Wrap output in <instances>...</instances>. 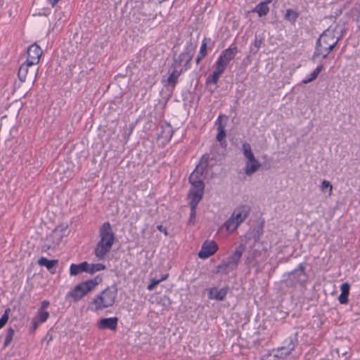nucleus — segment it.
<instances>
[{
	"mask_svg": "<svg viewBox=\"0 0 360 360\" xmlns=\"http://www.w3.org/2000/svg\"><path fill=\"white\" fill-rule=\"evenodd\" d=\"M100 240L97 243L94 254L98 260L104 259L105 255L110 252L115 240L110 222H104L99 229Z\"/></svg>",
	"mask_w": 360,
	"mask_h": 360,
	"instance_id": "1",
	"label": "nucleus"
},
{
	"mask_svg": "<svg viewBox=\"0 0 360 360\" xmlns=\"http://www.w3.org/2000/svg\"><path fill=\"white\" fill-rule=\"evenodd\" d=\"M117 296V288L113 284L97 294L89 302V309L96 312L111 307L114 305Z\"/></svg>",
	"mask_w": 360,
	"mask_h": 360,
	"instance_id": "2",
	"label": "nucleus"
},
{
	"mask_svg": "<svg viewBox=\"0 0 360 360\" xmlns=\"http://www.w3.org/2000/svg\"><path fill=\"white\" fill-rule=\"evenodd\" d=\"M102 281L103 278L100 275H97L94 278L82 281L68 292L67 297H71L73 302H77L89 292L93 291Z\"/></svg>",
	"mask_w": 360,
	"mask_h": 360,
	"instance_id": "3",
	"label": "nucleus"
},
{
	"mask_svg": "<svg viewBox=\"0 0 360 360\" xmlns=\"http://www.w3.org/2000/svg\"><path fill=\"white\" fill-rule=\"evenodd\" d=\"M245 250V245L240 243L226 260H223L221 264L216 266L215 272L227 275L230 271L236 270Z\"/></svg>",
	"mask_w": 360,
	"mask_h": 360,
	"instance_id": "4",
	"label": "nucleus"
},
{
	"mask_svg": "<svg viewBox=\"0 0 360 360\" xmlns=\"http://www.w3.org/2000/svg\"><path fill=\"white\" fill-rule=\"evenodd\" d=\"M307 279L308 276L305 271V266L300 263L296 269L283 274L282 283L288 288H295L297 285L304 286Z\"/></svg>",
	"mask_w": 360,
	"mask_h": 360,
	"instance_id": "5",
	"label": "nucleus"
},
{
	"mask_svg": "<svg viewBox=\"0 0 360 360\" xmlns=\"http://www.w3.org/2000/svg\"><path fill=\"white\" fill-rule=\"evenodd\" d=\"M337 37H338L335 36V30L328 28L324 30L316 39L314 51L311 57V60L314 61L317 58L321 56L328 44L337 39Z\"/></svg>",
	"mask_w": 360,
	"mask_h": 360,
	"instance_id": "6",
	"label": "nucleus"
},
{
	"mask_svg": "<svg viewBox=\"0 0 360 360\" xmlns=\"http://www.w3.org/2000/svg\"><path fill=\"white\" fill-rule=\"evenodd\" d=\"M242 150L245 158L247 159L245 167V174L251 176L261 167L259 162L255 158L250 143L245 142L242 144Z\"/></svg>",
	"mask_w": 360,
	"mask_h": 360,
	"instance_id": "7",
	"label": "nucleus"
},
{
	"mask_svg": "<svg viewBox=\"0 0 360 360\" xmlns=\"http://www.w3.org/2000/svg\"><path fill=\"white\" fill-rule=\"evenodd\" d=\"M242 150L245 158L247 159L245 167V174L251 176L261 167L259 162L255 158L250 143L245 142L242 144Z\"/></svg>",
	"mask_w": 360,
	"mask_h": 360,
	"instance_id": "8",
	"label": "nucleus"
},
{
	"mask_svg": "<svg viewBox=\"0 0 360 360\" xmlns=\"http://www.w3.org/2000/svg\"><path fill=\"white\" fill-rule=\"evenodd\" d=\"M216 162V159L214 157H210V155L208 153L204 154L196 166L195 169L193 171V172L190 174L188 177V181H191L192 180H198V179H203L202 175L204 172L209 168H212L214 162Z\"/></svg>",
	"mask_w": 360,
	"mask_h": 360,
	"instance_id": "9",
	"label": "nucleus"
},
{
	"mask_svg": "<svg viewBox=\"0 0 360 360\" xmlns=\"http://www.w3.org/2000/svg\"><path fill=\"white\" fill-rule=\"evenodd\" d=\"M191 186L188 192L191 200L200 202L204 194L205 184L203 179L192 180L188 181Z\"/></svg>",
	"mask_w": 360,
	"mask_h": 360,
	"instance_id": "10",
	"label": "nucleus"
},
{
	"mask_svg": "<svg viewBox=\"0 0 360 360\" xmlns=\"http://www.w3.org/2000/svg\"><path fill=\"white\" fill-rule=\"evenodd\" d=\"M218 245L214 240H206L202 244L201 249L198 255V257L205 259L214 255L218 250Z\"/></svg>",
	"mask_w": 360,
	"mask_h": 360,
	"instance_id": "11",
	"label": "nucleus"
},
{
	"mask_svg": "<svg viewBox=\"0 0 360 360\" xmlns=\"http://www.w3.org/2000/svg\"><path fill=\"white\" fill-rule=\"evenodd\" d=\"M227 119L228 117L226 115H219L216 122V124L217 125V134L216 139L219 142L222 147H225L227 145V142L225 139L226 136L225 127Z\"/></svg>",
	"mask_w": 360,
	"mask_h": 360,
	"instance_id": "12",
	"label": "nucleus"
},
{
	"mask_svg": "<svg viewBox=\"0 0 360 360\" xmlns=\"http://www.w3.org/2000/svg\"><path fill=\"white\" fill-rule=\"evenodd\" d=\"M297 337L298 333L295 332L285 338L282 342L281 352L285 353V355H290L298 345Z\"/></svg>",
	"mask_w": 360,
	"mask_h": 360,
	"instance_id": "13",
	"label": "nucleus"
},
{
	"mask_svg": "<svg viewBox=\"0 0 360 360\" xmlns=\"http://www.w3.org/2000/svg\"><path fill=\"white\" fill-rule=\"evenodd\" d=\"M250 212V207L247 205H241L237 207L232 213V216L236 220L235 229L245 221Z\"/></svg>",
	"mask_w": 360,
	"mask_h": 360,
	"instance_id": "14",
	"label": "nucleus"
},
{
	"mask_svg": "<svg viewBox=\"0 0 360 360\" xmlns=\"http://www.w3.org/2000/svg\"><path fill=\"white\" fill-rule=\"evenodd\" d=\"M173 62L171 64V68H184V69L189 70L191 68L192 58L181 53L179 55L176 53L173 56Z\"/></svg>",
	"mask_w": 360,
	"mask_h": 360,
	"instance_id": "15",
	"label": "nucleus"
},
{
	"mask_svg": "<svg viewBox=\"0 0 360 360\" xmlns=\"http://www.w3.org/2000/svg\"><path fill=\"white\" fill-rule=\"evenodd\" d=\"M27 61L30 64L36 65L39 63L40 57L42 54V50L36 43L31 44L27 50Z\"/></svg>",
	"mask_w": 360,
	"mask_h": 360,
	"instance_id": "16",
	"label": "nucleus"
},
{
	"mask_svg": "<svg viewBox=\"0 0 360 360\" xmlns=\"http://www.w3.org/2000/svg\"><path fill=\"white\" fill-rule=\"evenodd\" d=\"M118 318L116 316L110 318H102L97 322V327L99 330H110L116 331L117 328Z\"/></svg>",
	"mask_w": 360,
	"mask_h": 360,
	"instance_id": "17",
	"label": "nucleus"
},
{
	"mask_svg": "<svg viewBox=\"0 0 360 360\" xmlns=\"http://www.w3.org/2000/svg\"><path fill=\"white\" fill-rule=\"evenodd\" d=\"M172 68L173 70L172 72L169 74V77L166 80L167 84L165 86H169L172 88H174L178 83L179 77L188 70L179 67Z\"/></svg>",
	"mask_w": 360,
	"mask_h": 360,
	"instance_id": "18",
	"label": "nucleus"
},
{
	"mask_svg": "<svg viewBox=\"0 0 360 360\" xmlns=\"http://www.w3.org/2000/svg\"><path fill=\"white\" fill-rule=\"evenodd\" d=\"M229 288L228 286L218 289L213 287L208 290V298L210 300H215L217 301H222L226 297Z\"/></svg>",
	"mask_w": 360,
	"mask_h": 360,
	"instance_id": "19",
	"label": "nucleus"
},
{
	"mask_svg": "<svg viewBox=\"0 0 360 360\" xmlns=\"http://www.w3.org/2000/svg\"><path fill=\"white\" fill-rule=\"evenodd\" d=\"M58 264V259H49L46 257H41L38 260V264L41 266H45L52 274L56 272V267Z\"/></svg>",
	"mask_w": 360,
	"mask_h": 360,
	"instance_id": "20",
	"label": "nucleus"
},
{
	"mask_svg": "<svg viewBox=\"0 0 360 360\" xmlns=\"http://www.w3.org/2000/svg\"><path fill=\"white\" fill-rule=\"evenodd\" d=\"M238 49L236 46H230L221 51L219 58L222 59L227 65L232 60L238 53Z\"/></svg>",
	"mask_w": 360,
	"mask_h": 360,
	"instance_id": "21",
	"label": "nucleus"
},
{
	"mask_svg": "<svg viewBox=\"0 0 360 360\" xmlns=\"http://www.w3.org/2000/svg\"><path fill=\"white\" fill-rule=\"evenodd\" d=\"M89 271V263L86 261L82 262L79 264H72L70 266V275L77 276L82 272L88 273Z\"/></svg>",
	"mask_w": 360,
	"mask_h": 360,
	"instance_id": "22",
	"label": "nucleus"
},
{
	"mask_svg": "<svg viewBox=\"0 0 360 360\" xmlns=\"http://www.w3.org/2000/svg\"><path fill=\"white\" fill-rule=\"evenodd\" d=\"M350 285L349 283L345 282L343 283L340 285V295L338 296V301L341 304H346L349 302V295Z\"/></svg>",
	"mask_w": 360,
	"mask_h": 360,
	"instance_id": "23",
	"label": "nucleus"
},
{
	"mask_svg": "<svg viewBox=\"0 0 360 360\" xmlns=\"http://www.w3.org/2000/svg\"><path fill=\"white\" fill-rule=\"evenodd\" d=\"M197 48V42L194 41L192 37L186 42V45L184 47V50L182 53L186 54V56L193 58L195 49Z\"/></svg>",
	"mask_w": 360,
	"mask_h": 360,
	"instance_id": "24",
	"label": "nucleus"
},
{
	"mask_svg": "<svg viewBox=\"0 0 360 360\" xmlns=\"http://www.w3.org/2000/svg\"><path fill=\"white\" fill-rule=\"evenodd\" d=\"M32 66H33V65L30 64L27 60L20 66L18 72V77L20 82H23L26 80L29 68Z\"/></svg>",
	"mask_w": 360,
	"mask_h": 360,
	"instance_id": "25",
	"label": "nucleus"
},
{
	"mask_svg": "<svg viewBox=\"0 0 360 360\" xmlns=\"http://www.w3.org/2000/svg\"><path fill=\"white\" fill-rule=\"evenodd\" d=\"M199 202H197L195 200V201L190 200V202H189V207L191 209L190 216H189V219L188 220V225H189V226L194 225L195 223L196 209H197L198 204Z\"/></svg>",
	"mask_w": 360,
	"mask_h": 360,
	"instance_id": "26",
	"label": "nucleus"
},
{
	"mask_svg": "<svg viewBox=\"0 0 360 360\" xmlns=\"http://www.w3.org/2000/svg\"><path fill=\"white\" fill-rule=\"evenodd\" d=\"M269 8L263 1L259 3L251 11L252 13H257L259 17H263L268 14Z\"/></svg>",
	"mask_w": 360,
	"mask_h": 360,
	"instance_id": "27",
	"label": "nucleus"
},
{
	"mask_svg": "<svg viewBox=\"0 0 360 360\" xmlns=\"http://www.w3.org/2000/svg\"><path fill=\"white\" fill-rule=\"evenodd\" d=\"M68 226L59 225L53 231V234L50 236L46 240H49L51 238L58 236V240L60 242L63 237L64 232L66 231Z\"/></svg>",
	"mask_w": 360,
	"mask_h": 360,
	"instance_id": "28",
	"label": "nucleus"
},
{
	"mask_svg": "<svg viewBox=\"0 0 360 360\" xmlns=\"http://www.w3.org/2000/svg\"><path fill=\"white\" fill-rule=\"evenodd\" d=\"M299 15L300 13L297 11L289 8L286 10V13L284 15V19L290 22L291 24H294L299 18Z\"/></svg>",
	"mask_w": 360,
	"mask_h": 360,
	"instance_id": "29",
	"label": "nucleus"
},
{
	"mask_svg": "<svg viewBox=\"0 0 360 360\" xmlns=\"http://www.w3.org/2000/svg\"><path fill=\"white\" fill-rule=\"evenodd\" d=\"M342 38V36H338L337 39L333 41L332 43L328 44V46L326 47V49L323 51V53H322L321 56L323 59H326L328 57V55L331 51H333L335 47L338 45V42L340 41Z\"/></svg>",
	"mask_w": 360,
	"mask_h": 360,
	"instance_id": "30",
	"label": "nucleus"
},
{
	"mask_svg": "<svg viewBox=\"0 0 360 360\" xmlns=\"http://www.w3.org/2000/svg\"><path fill=\"white\" fill-rule=\"evenodd\" d=\"M160 128L162 131L158 134L159 137L166 138L167 136H172L173 131L171 125L169 123L165 122V124H162L160 126Z\"/></svg>",
	"mask_w": 360,
	"mask_h": 360,
	"instance_id": "31",
	"label": "nucleus"
},
{
	"mask_svg": "<svg viewBox=\"0 0 360 360\" xmlns=\"http://www.w3.org/2000/svg\"><path fill=\"white\" fill-rule=\"evenodd\" d=\"M106 269V266L101 263L97 264H89V271L88 274L93 275L94 273L100 271L105 270Z\"/></svg>",
	"mask_w": 360,
	"mask_h": 360,
	"instance_id": "32",
	"label": "nucleus"
},
{
	"mask_svg": "<svg viewBox=\"0 0 360 360\" xmlns=\"http://www.w3.org/2000/svg\"><path fill=\"white\" fill-rule=\"evenodd\" d=\"M209 44H214L213 41H212V39L209 37H205L202 41L200 46L199 54L202 55V56H206L207 54V45Z\"/></svg>",
	"mask_w": 360,
	"mask_h": 360,
	"instance_id": "33",
	"label": "nucleus"
},
{
	"mask_svg": "<svg viewBox=\"0 0 360 360\" xmlns=\"http://www.w3.org/2000/svg\"><path fill=\"white\" fill-rule=\"evenodd\" d=\"M15 330L12 327H9L6 330V338L4 342V348L7 347L13 340Z\"/></svg>",
	"mask_w": 360,
	"mask_h": 360,
	"instance_id": "34",
	"label": "nucleus"
},
{
	"mask_svg": "<svg viewBox=\"0 0 360 360\" xmlns=\"http://www.w3.org/2000/svg\"><path fill=\"white\" fill-rule=\"evenodd\" d=\"M236 223V220L234 219V217L231 215L224 224L223 226L226 229L227 231H234L236 230L235 229V225Z\"/></svg>",
	"mask_w": 360,
	"mask_h": 360,
	"instance_id": "35",
	"label": "nucleus"
},
{
	"mask_svg": "<svg viewBox=\"0 0 360 360\" xmlns=\"http://www.w3.org/2000/svg\"><path fill=\"white\" fill-rule=\"evenodd\" d=\"M263 42V39L260 37L259 36L255 35L253 46L250 47V53L255 54L258 52L259 48L261 47V45Z\"/></svg>",
	"mask_w": 360,
	"mask_h": 360,
	"instance_id": "36",
	"label": "nucleus"
},
{
	"mask_svg": "<svg viewBox=\"0 0 360 360\" xmlns=\"http://www.w3.org/2000/svg\"><path fill=\"white\" fill-rule=\"evenodd\" d=\"M227 64L222 60V59L218 58L215 63L214 71L221 75L227 67Z\"/></svg>",
	"mask_w": 360,
	"mask_h": 360,
	"instance_id": "37",
	"label": "nucleus"
},
{
	"mask_svg": "<svg viewBox=\"0 0 360 360\" xmlns=\"http://www.w3.org/2000/svg\"><path fill=\"white\" fill-rule=\"evenodd\" d=\"M221 75L214 70L212 74H210L207 78L206 79V84H216L220 77Z\"/></svg>",
	"mask_w": 360,
	"mask_h": 360,
	"instance_id": "38",
	"label": "nucleus"
},
{
	"mask_svg": "<svg viewBox=\"0 0 360 360\" xmlns=\"http://www.w3.org/2000/svg\"><path fill=\"white\" fill-rule=\"evenodd\" d=\"M49 317V313L46 311L38 309L37 316L34 318L41 323H44Z\"/></svg>",
	"mask_w": 360,
	"mask_h": 360,
	"instance_id": "39",
	"label": "nucleus"
},
{
	"mask_svg": "<svg viewBox=\"0 0 360 360\" xmlns=\"http://www.w3.org/2000/svg\"><path fill=\"white\" fill-rule=\"evenodd\" d=\"M11 312L10 308H6L4 310V314H2L1 317L0 318V329L4 328L5 325L7 323L8 319H9V314Z\"/></svg>",
	"mask_w": 360,
	"mask_h": 360,
	"instance_id": "40",
	"label": "nucleus"
},
{
	"mask_svg": "<svg viewBox=\"0 0 360 360\" xmlns=\"http://www.w3.org/2000/svg\"><path fill=\"white\" fill-rule=\"evenodd\" d=\"M256 259L254 257V255L248 254L245 260V264L248 266L249 268L251 266H255L257 264V262L255 260Z\"/></svg>",
	"mask_w": 360,
	"mask_h": 360,
	"instance_id": "41",
	"label": "nucleus"
},
{
	"mask_svg": "<svg viewBox=\"0 0 360 360\" xmlns=\"http://www.w3.org/2000/svg\"><path fill=\"white\" fill-rule=\"evenodd\" d=\"M263 234V225L258 226L257 229L253 233V239L255 242H258L260 240L261 236Z\"/></svg>",
	"mask_w": 360,
	"mask_h": 360,
	"instance_id": "42",
	"label": "nucleus"
},
{
	"mask_svg": "<svg viewBox=\"0 0 360 360\" xmlns=\"http://www.w3.org/2000/svg\"><path fill=\"white\" fill-rule=\"evenodd\" d=\"M320 188H321V190L322 191H323V192L326 191V190L327 188H329V195L331 194V192H332V190H333V186H332V184H330V182L329 181L323 180L321 182Z\"/></svg>",
	"mask_w": 360,
	"mask_h": 360,
	"instance_id": "43",
	"label": "nucleus"
},
{
	"mask_svg": "<svg viewBox=\"0 0 360 360\" xmlns=\"http://www.w3.org/2000/svg\"><path fill=\"white\" fill-rule=\"evenodd\" d=\"M39 323H41V322H39L38 320H37L34 317L32 319V321H31V325H30V333H34L35 330L37 329V328L39 327Z\"/></svg>",
	"mask_w": 360,
	"mask_h": 360,
	"instance_id": "44",
	"label": "nucleus"
},
{
	"mask_svg": "<svg viewBox=\"0 0 360 360\" xmlns=\"http://www.w3.org/2000/svg\"><path fill=\"white\" fill-rule=\"evenodd\" d=\"M60 243V242L58 240L56 243L55 244H49V243H44L41 246V251L42 252H47L50 249H54L56 245H58Z\"/></svg>",
	"mask_w": 360,
	"mask_h": 360,
	"instance_id": "45",
	"label": "nucleus"
},
{
	"mask_svg": "<svg viewBox=\"0 0 360 360\" xmlns=\"http://www.w3.org/2000/svg\"><path fill=\"white\" fill-rule=\"evenodd\" d=\"M160 283V281H158V279H155V278H153L151 281H150V283L148 284V285L147 286V289L149 290V291H151L153 290L156 285H158L159 283Z\"/></svg>",
	"mask_w": 360,
	"mask_h": 360,
	"instance_id": "46",
	"label": "nucleus"
},
{
	"mask_svg": "<svg viewBox=\"0 0 360 360\" xmlns=\"http://www.w3.org/2000/svg\"><path fill=\"white\" fill-rule=\"evenodd\" d=\"M271 356H276L278 359H281V360H284V358L288 355H285V353L281 352V347H280L274 354H271Z\"/></svg>",
	"mask_w": 360,
	"mask_h": 360,
	"instance_id": "47",
	"label": "nucleus"
},
{
	"mask_svg": "<svg viewBox=\"0 0 360 360\" xmlns=\"http://www.w3.org/2000/svg\"><path fill=\"white\" fill-rule=\"evenodd\" d=\"M316 79V76L311 72L309 75L307 76L303 80V84H308Z\"/></svg>",
	"mask_w": 360,
	"mask_h": 360,
	"instance_id": "48",
	"label": "nucleus"
},
{
	"mask_svg": "<svg viewBox=\"0 0 360 360\" xmlns=\"http://www.w3.org/2000/svg\"><path fill=\"white\" fill-rule=\"evenodd\" d=\"M261 360H281V359H277L276 356H271V353L264 355Z\"/></svg>",
	"mask_w": 360,
	"mask_h": 360,
	"instance_id": "49",
	"label": "nucleus"
},
{
	"mask_svg": "<svg viewBox=\"0 0 360 360\" xmlns=\"http://www.w3.org/2000/svg\"><path fill=\"white\" fill-rule=\"evenodd\" d=\"M324 69L323 65H320L317 66L312 72V73L316 76L317 78L319 74Z\"/></svg>",
	"mask_w": 360,
	"mask_h": 360,
	"instance_id": "50",
	"label": "nucleus"
},
{
	"mask_svg": "<svg viewBox=\"0 0 360 360\" xmlns=\"http://www.w3.org/2000/svg\"><path fill=\"white\" fill-rule=\"evenodd\" d=\"M49 305H50L49 301L44 300L41 302V306L38 309L45 311V309L46 308H48L49 307Z\"/></svg>",
	"mask_w": 360,
	"mask_h": 360,
	"instance_id": "51",
	"label": "nucleus"
},
{
	"mask_svg": "<svg viewBox=\"0 0 360 360\" xmlns=\"http://www.w3.org/2000/svg\"><path fill=\"white\" fill-rule=\"evenodd\" d=\"M157 229L159 230L160 232L164 233V234L165 236L168 235V233H167L166 227L163 226L162 225L157 226Z\"/></svg>",
	"mask_w": 360,
	"mask_h": 360,
	"instance_id": "52",
	"label": "nucleus"
},
{
	"mask_svg": "<svg viewBox=\"0 0 360 360\" xmlns=\"http://www.w3.org/2000/svg\"><path fill=\"white\" fill-rule=\"evenodd\" d=\"M250 255H254V257L256 259L261 254L259 250H254L252 252H250Z\"/></svg>",
	"mask_w": 360,
	"mask_h": 360,
	"instance_id": "53",
	"label": "nucleus"
},
{
	"mask_svg": "<svg viewBox=\"0 0 360 360\" xmlns=\"http://www.w3.org/2000/svg\"><path fill=\"white\" fill-rule=\"evenodd\" d=\"M204 58H205V56H202V55L198 53V55L195 58L196 64H199Z\"/></svg>",
	"mask_w": 360,
	"mask_h": 360,
	"instance_id": "54",
	"label": "nucleus"
},
{
	"mask_svg": "<svg viewBox=\"0 0 360 360\" xmlns=\"http://www.w3.org/2000/svg\"><path fill=\"white\" fill-rule=\"evenodd\" d=\"M60 0H47L48 3L52 6V7H54L57 4L58 2Z\"/></svg>",
	"mask_w": 360,
	"mask_h": 360,
	"instance_id": "55",
	"label": "nucleus"
},
{
	"mask_svg": "<svg viewBox=\"0 0 360 360\" xmlns=\"http://www.w3.org/2000/svg\"><path fill=\"white\" fill-rule=\"evenodd\" d=\"M168 276H169V274H166L163 275L161 278L158 279V281H160V283H161L162 281H165L167 278Z\"/></svg>",
	"mask_w": 360,
	"mask_h": 360,
	"instance_id": "56",
	"label": "nucleus"
},
{
	"mask_svg": "<svg viewBox=\"0 0 360 360\" xmlns=\"http://www.w3.org/2000/svg\"><path fill=\"white\" fill-rule=\"evenodd\" d=\"M273 0H265L263 2L265 3L266 6H268L269 4H270Z\"/></svg>",
	"mask_w": 360,
	"mask_h": 360,
	"instance_id": "57",
	"label": "nucleus"
}]
</instances>
